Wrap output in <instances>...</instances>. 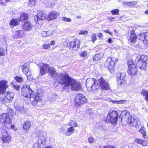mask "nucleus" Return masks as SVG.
I'll return each mask as SVG.
<instances>
[{
	"label": "nucleus",
	"instance_id": "nucleus-1",
	"mask_svg": "<svg viewBox=\"0 0 148 148\" xmlns=\"http://www.w3.org/2000/svg\"><path fill=\"white\" fill-rule=\"evenodd\" d=\"M99 85L97 81L93 78L87 79L86 81V86L88 90L89 91H94L98 89L99 87L103 90H107L110 88L109 83L106 80H104L102 77L98 80Z\"/></svg>",
	"mask_w": 148,
	"mask_h": 148
},
{
	"label": "nucleus",
	"instance_id": "nucleus-2",
	"mask_svg": "<svg viewBox=\"0 0 148 148\" xmlns=\"http://www.w3.org/2000/svg\"><path fill=\"white\" fill-rule=\"evenodd\" d=\"M58 79L60 84L64 85V87L69 88L71 86V89L73 90L78 91L81 89L80 83L74 79H72L67 74H60L59 75Z\"/></svg>",
	"mask_w": 148,
	"mask_h": 148
},
{
	"label": "nucleus",
	"instance_id": "nucleus-3",
	"mask_svg": "<svg viewBox=\"0 0 148 148\" xmlns=\"http://www.w3.org/2000/svg\"><path fill=\"white\" fill-rule=\"evenodd\" d=\"M12 119L7 114H4L0 115V121L8 129H12L16 131L17 129L15 126L12 125Z\"/></svg>",
	"mask_w": 148,
	"mask_h": 148
},
{
	"label": "nucleus",
	"instance_id": "nucleus-4",
	"mask_svg": "<svg viewBox=\"0 0 148 148\" xmlns=\"http://www.w3.org/2000/svg\"><path fill=\"white\" fill-rule=\"evenodd\" d=\"M148 59V57L145 55H138L136 58V62H137V66L142 70H144L145 68V62Z\"/></svg>",
	"mask_w": 148,
	"mask_h": 148
},
{
	"label": "nucleus",
	"instance_id": "nucleus-5",
	"mask_svg": "<svg viewBox=\"0 0 148 148\" xmlns=\"http://www.w3.org/2000/svg\"><path fill=\"white\" fill-rule=\"evenodd\" d=\"M22 95L29 98H33L34 96V92L30 88L29 85H24L21 89Z\"/></svg>",
	"mask_w": 148,
	"mask_h": 148
},
{
	"label": "nucleus",
	"instance_id": "nucleus-6",
	"mask_svg": "<svg viewBox=\"0 0 148 148\" xmlns=\"http://www.w3.org/2000/svg\"><path fill=\"white\" fill-rule=\"evenodd\" d=\"M118 116L117 112L113 111L108 114L106 121L108 122L110 121L112 124L115 125L117 121Z\"/></svg>",
	"mask_w": 148,
	"mask_h": 148
},
{
	"label": "nucleus",
	"instance_id": "nucleus-7",
	"mask_svg": "<svg viewBox=\"0 0 148 148\" xmlns=\"http://www.w3.org/2000/svg\"><path fill=\"white\" fill-rule=\"evenodd\" d=\"M117 58L114 57H110L107 60L105 65L109 69H111L114 66L117 62Z\"/></svg>",
	"mask_w": 148,
	"mask_h": 148
},
{
	"label": "nucleus",
	"instance_id": "nucleus-8",
	"mask_svg": "<svg viewBox=\"0 0 148 148\" xmlns=\"http://www.w3.org/2000/svg\"><path fill=\"white\" fill-rule=\"evenodd\" d=\"M129 125L130 126H134L136 128H138L140 125V121L137 117H132L130 115Z\"/></svg>",
	"mask_w": 148,
	"mask_h": 148
},
{
	"label": "nucleus",
	"instance_id": "nucleus-9",
	"mask_svg": "<svg viewBox=\"0 0 148 148\" xmlns=\"http://www.w3.org/2000/svg\"><path fill=\"white\" fill-rule=\"evenodd\" d=\"M76 106L79 107L80 105L85 103L87 100L85 97L82 95H78L75 99Z\"/></svg>",
	"mask_w": 148,
	"mask_h": 148
},
{
	"label": "nucleus",
	"instance_id": "nucleus-10",
	"mask_svg": "<svg viewBox=\"0 0 148 148\" xmlns=\"http://www.w3.org/2000/svg\"><path fill=\"white\" fill-rule=\"evenodd\" d=\"M8 82L3 80L0 81V95L4 94L7 89L8 87Z\"/></svg>",
	"mask_w": 148,
	"mask_h": 148
},
{
	"label": "nucleus",
	"instance_id": "nucleus-11",
	"mask_svg": "<svg viewBox=\"0 0 148 148\" xmlns=\"http://www.w3.org/2000/svg\"><path fill=\"white\" fill-rule=\"evenodd\" d=\"M3 135L2 137V140L5 143H9L11 141V136L8 131L5 130L3 133Z\"/></svg>",
	"mask_w": 148,
	"mask_h": 148
},
{
	"label": "nucleus",
	"instance_id": "nucleus-12",
	"mask_svg": "<svg viewBox=\"0 0 148 148\" xmlns=\"http://www.w3.org/2000/svg\"><path fill=\"white\" fill-rule=\"evenodd\" d=\"M47 17V15L42 11H40L38 12L37 14L34 16V19L36 23L39 24L40 23V21L46 19Z\"/></svg>",
	"mask_w": 148,
	"mask_h": 148
},
{
	"label": "nucleus",
	"instance_id": "nucleus-13",
	"mask_svg": "<svg viewBox=\"0 0 148 148\" xmlns=\"http://www.w3.org/2000/svg\"><path fill=\"white\" fill-rule=\"evenodd\" d=\"M125 76V74L123 73H119L117 74L116 79L117 85L119 86H121L124 84L125 82L123 79Z\"/></svg>",
	"mask_w": 148,
	"mask_h": 148
},
{
	"label": "nucleus",
	"instance_id": "nucleus-14",
	"mask_svg": "<svg viewBox=\"0 0 148 148\" xmlns=\"http://www.w3.org/2000/svg\"><path fill=\"white\" fill-rule=\"evenodd\" d=\"M124 115L122 116L121 120V123L123 125H125L127 124H129V121L130 115L129 113H127L125 111H123L121 113V115Z\"/></svg>",
	"mask_w": 148,
	"mask_h": 148
},
{
	"label": "nucleus",
	"instance_id": "nucleus-15",
	"mask_svg": "<svg viewBox=\"0 0 148 148\" xmlns=\"http://www.w3.org/2000/svg\"><path fill=\"white\" fill-rule=\"evenodd\" d=\"M48 73H49V75L52 78H56V80L59 82L58 80V79L59 78V75L60 74H65L62 73L57 74L56 71L55 70V68L53 66L49 67Z\"/></svg>",
	"mask_w": 148,
	"mask_h": 148
},
{
	"label": "nucleus",
	"instance_id": "nucleus-16",
	"mask_svg": "<svg viewBox=\"0 0 148 148\" xmlns=\"http://www.w3.org/2000/svg\"><path fill=\"white\" fill-rule=\"evenodd\" d=\"M40 74L41 75L48 73L50 67L48 64L41 63L40 64Z\"/></svg>",
	"mask_w": 148,
	"mask_h": 148
},
{
	"label": "nucleus",
	"instance_id": "nucleus-17",
	"mask_svg": "<svg viewBox=\"0 0 148 148\" xmlns=\"http://www.w3.org/2000/svg\"><path fill=\"white\" fill-rule=\"evenodd\" d=\"M29 66L28 64L25 63L22 66V71L26 75L28 79L29 77L31 75L30 71L29 69Z\"/></svg>",
	"mask_w": 148,
	"mask_h": 148
},
{
	"label": "nucleus",
	"instance_id": "nucleus-18",
	"mask_svg": "<svg viewBox=\"0 0 148 148\" xmlns=\"http://www.w3.org/2000/svg\"><path fill=\"white\" fill-rule=\"evenodd\" d=\"M60 15V13L55 11L50 12L47 15L46 19L48 21L54 20L56 19Z\"/></svg>",
	"mask_w": 148,
	"mask_h": 148
},
{
	"label": "nucleus",
	"instance_id": "nucleus-19",
	"mask_svg": "<svg viewBox=\"0 0 148 148\" xmlns=\"http://www.w3.org/2000/svg\"><path fill=\"white\" fill-rule=\"evenodd\" d=\"M33 25L29 21L24 23L23 25V29L26 31H29L32 29Z\"/></svg>",
	"mask_w": 148,
	"mask_h": 148
},
{
	"label": "nucleus",
	"instance_id": "nucleus-20",
	"mask_svg": "<svg viewBox=\"0 0 148 148\" xmlns=\"http://www.w3.org/2000/svg\"><path fill=\"white\" fill-rule=\"evenodd\" d=\"M24 34V31L20 30L15 31L13 33V36L15 38H19L22 37Z\"/></svg>",
	"mask_w": 148,
	"mask_h": 148
},
{
	"label": "nucleus",
	"instance_id": "nucleus-21",
	"mask_svg": "<svg viewBox=\"0 0 148 148\" xmlns=\"http://www.w3.org/2000/svg\"><path fill=\"white\" fill-rule=\"evenodd\" d=\"M19 23V18H18L14 19H12L10 21L9 25L11 27H13Z\"/></svg>",
	"mask_w": 148,
	"mask_h": 148
},
{
	"label": "nucleus",
	"instance_id": "nucleus-22",
	"mask_svg": "<svg viewBox=\"0 0 148 148\" xmlns=\"http://www.w3.org/2000/svg\"><path fill=\"white\" fill-rule=\"evenodd\" d=\"M137 71V68L136 67V65H134L132 67H130L128 68V73L131 75H134L136 73Z\"/></svg>",
	"mask_w": 148,
	"mask_h": 148
},
{
	"label": "nucleus",
	"instance_id": "nucleus-23",
	"mask_svg": "<svg viewBox=\"0 0 148 148\" xmlns=\"http://www.w3.org/2000/svg\"><path fill=\"white\" fill-rule=\"evenodd\" d=\"M16 109L18 112L22 113H25L27 112V110L24 109L23 106L21 105H18L16 106Z\"/></svg>",
	"mask_w": 148,
	"mask_h": 148
},
{
	"label": "nucleus",
	"instance_id": "nucleus-24",
	"mask_svg": "<svg viewBox=\"0 0 148 148\" xmlns=\"http://www.w3.org/2000/svg\"><path fill=\"white\" fill-rule=\"evenodd\" d=\"M80 44V41L77 39H75L73 41L71 42L70 45L73 47H77L78 48Z\"/></svg>",
	"mask_w": 148,
	"mask_h": 148
},
{
	"label": "nucleus",
	"instance_id": "nucleus-25",
	"mask_svg": "<svg viewBox=\"0 0 148 148\" xmlns=\"http://www.w3.org/2000/svg\"><path fill=\"white\" fill-rule=\"evenodd\" d=\"M31 126V122L29 121H26L25 122L23 125V130L26 131H28L29 129Z\"/></svg>",
	"mask_w": 148,
	"mask_h": 148
},
{
	"label": "nucleus",
	"instance_id": "nucleus-26",
	"mask_svg": "<svg viewBox=\"0 0 148 148\" xmlns=\"http://www.w3.org/2000/svg\"><path fill=\"white\" fill-rule=\"evenodd\" d=\"M36 136L38 138H44L46 135V133L45 132L41 131H38L36 133Z\"/></svg>",
	"mask_w": 148,
	"mask_h": 148
},
{
	"label": "nucleus",
	"instance_id": "nucleus-27",
	"mask_svg": "<svg viewBox=\"0 0 148 148\" xmlns=\"http://www.w3.org/2000/svg\"><path fill=\"white\" fill-rule=\"evenodd\" d=\"M136 35L134 31H132L130 40L133 43H135L136 40Z\"/></svg>",
	"mask_w": 148,
	"mask_h": 148
},
{
	"label": "nucleus",
	"instance_id": "nucleus-28",
	"mask_svg": "<svg viewBox=\"0 0 148 148\" xmlns=\"http://www.w3.org/2000/svg\"><path fill=\"white\" fill-rule=\"evenodd\" d=\"M0 101L3 103H6L9 102V99L7 98L6 96L3 95H0Z\"/></svg>",
	"mask_w": 148,
	"mask_h": 148
},
{
	"label": "nucleus",
	"instance_id": "nucleus-29",
	"mask_svg": "<svg viewBox=\"0 0 148 148\" xmlns=\"http://www.w3.org/2000/svg\"><path fill=\"white\" fill-rule=\"evenodd\" d=\"M14 94V93L12 92H8L5 94V96H6L7 98L9 99L10 101V100L13 99Z\"/></svg>",
	"mask_w": 148,
	"mask_h": 148
},
{
	"label": "nucleus",
	"instance_id": "nucleus-30",
	"mask_svg": "<svg viewBox=\"0 0 148 148\" xmlns=\"http://www.w3.org/2000/svg\"><path fill=\"white\" fill-rule=\"evenodd\" d=\"M28 16V14H26L25 13H22L21 15L20 18H19L20 22L21 21H25L27 20Z\"/></svg>",
	"mask_w": 148,
	"mask_h": 148
},
{
	"label": "nucleus",
	"instance_id": "nucleus-31",
	"mask_svg": "<svg viewBox=\"0 0 148 148\" xmlns=\"http://www.w3.org/2000/svg\"><path fill=\"white\" fill-rule=\"evenodd\" d=\"M137 4L136 1H132L130 2H124L123 3V5H128L130 7H133Z\"/></svg>",
	"mask_w": 148,
	"mask_h": 148
},
{
	"label": "nucleus",
	"instance_id": "nucleus-32",
	"mask_svg": "<svg viewBox=\"0 0 148 148\" xmlns=\"http://www.w3.org/2000/svg\"><path fill=\"white\" fill-rule=\"evenodd\" d=\"M41 101V99L39 96L36 95L34 98V101L32 102V104L33 106H35L36 105L37 102Z\"/></svg>",
	"mask_w": 148,
	"mask_h": 148
},
{
	"label": "nucleus",
	"instance_id": "nucleus-33",
	"mask_svg": "<svg viewBox=\"0 0 148 148\" xmlns=\"http://www.w3.org/2000/svg\"><path fill=\"white\" fill-rule=\"evenodd\" d=\"M74 131L75 129L73 127H69L67 129V132L66 133V135L67 136H70L74 132Z\"/></svg>",
	"mask_w": 148,
	"mask_h": 148
},
{
	"label": "nucleus",
	"instance_id": "nucleus-34",
	"mask_svg": "<svg viewBox=\"0 0 148 148\" xmlns=\"http://www.w3.org/2000/svg\"><path fill=\"white\" fill-rule=\"evenodd\" d=\"M139 132L142 134V136L144 139H146V132L145 129L144 127H141L139 130Z\"/></svg>",
	"mask_w": 148,
	"mask_h": 148
},
{
	"label": "nucleus",
	"instance_id": "nucleus-35",
	"mask_svg": "<svg viewBox=\"0 0 148 148\" xmlns=\"http://www.w3.org/2000/svg\"><path fill=\"white\" fill-rule=\"evenodd\" d=\"M90 119H92L95 116V114L91 110H88L86 111Z\"/></svg>",
	"mask_w": 148,
	"mask_h": 148
},
{
	"label": "nucleus",
	"instance_id": "nucleus-36",
	"mask_svg": "<svg viewBox=\"0 0 148 148\" xmlns=\"http://www.w3.org/2000/svg\"><path fill=\"white\" fill-rule=\"evenodd\" d=\"M112 101L114 103L118 104H125L127 103V101L125 100H113Z\"/></svg>",
	"mask_w": 148,
	"mask_h": 148
},
{
	"label": "nucleus",
	"instance_id": "nucleus-37",
	"mask_svg": "<svg viewBox=\"0 0 148 148\" xmlns=\"http://www.w3.org/2000/svg\"><path fill=\"white\" fill-rule=\"evenodd\" d=\"M79 55L82 58H86L88 56V54L87 51H85L81 52L79 53Z\"/></svg>",
	"mask_w": 148,
	"mask_h": 148
},
{
	"label": "nucleus",
	"instance_id": "nucleus-38",
	"mask_svg": "<svg viewBox=\"0 0 148 148\" xmlns=\"http://www.w3.org/2000/svg\"><path fill=\"white\" fill-rule=\"evenodd\" d=\"M145 34L144 32L141 33L140 34L137 36V38L140 40H141L143 42L145 38Z\"/></svg>",
	"mask_w": 148,
	"mask_h": 148
},
{
	"label": "nucleus",
	"instance_id": "nucleus-39",
	"mask_svg": "<svg viewBox=\"0 0 148 148\" xmlns=\"http://www.w3.org/2000/svg\"><path fill=\"white\" fill-rule=\"evenodd\" d=\"M42 141L41 139H39L38 140V143H36L34 144L33 147V148H40V144H42Z\"/></svg>",
	"mask_w": 148,
	"mask_h": 148
},
{
	"label": "nucleus",
	"instance_id": "nucleus-40",
	"mask_svg": "<svg viewBox=\"0 0 148 148\" xmlns=\"http://www.w3.org/2000/svg\"><path fill=\"white\" fill-rule=\"evenodd\" d=\"M141 94L144 96H145V100L148 101V90H143L141 92Z\"/></svg>",
	"mask_w": 148,
	"mask_h": 148
},
{
	"label": "nucleus",
	"instance_id": "nucleus-41",
	"mask_svg": "<svg viewBox=\"0 0 148 148\" xmlns=\"http://www.w3.org/2000/svg\"><path fill=\"white\" fill-rule=\"evenodd\" d=\"M69 125L72 127H76L77 126V124L76 121H71L69 123Z\"/></svg>",
	"mask_w": 148,
	"mask_h": 148
},
{
	"label": "nucleus",
	"instance_id": "nucleus-42",
	"mask_svg": "<svg viewBox=\"0 0 148 148\" xmlns=\"http://www.w3.org/2000/svg\"><path fill=\"white\" fill-rule=\"evenodd\" d=\"M28 3L29 6L32 7L35 4L36 1L35 0H29Z\"/></svg>",
	"mask_w": 148,
	"mask_h": 148
},
{
	"label": "nucleus",
	"instance_id": "nucleus-43",
	"mask_svg": "<svg viewBox=\"0 0 148 148\" xmlns=\"http://www.w3.org/2000/svg\"><path fill=\"white\" fill-rule=\"evenodd\" d=\"M16 81L17 82L20 83L23 81V78L21 77L16 76L14 78Z\"/></svg>",
	"mask_w": 148,
	"mask_h": 148
},
{
	"label": "nucleus",
	"instance_id": "nucleus-44",
	"mask_svg": "<svg viewBox=\"0 0 148 148\" xmlns=\"http://www.w3.org/2000/svg\"><path fill=\"white\" fill-rule=\"evenodd\" d=\"M143 42L146 44H148V32L145 34V38Z\"/></svg>",
	"mask_w": 148,
	"mask_h": 148
},
{
	"label": "nucleus",
	"instance_id": "nucleus-45",
	"mask_svg": "<svg viewBox=\"0 0 148 148\" xmlns=\"http://www.w3.org/2000/svg\"><path fill=\"white\" fill-rule=\"evenodd\" d=\"M101 58V56L99 54H97L95 55L93 57V60L94 61H97L99 60Z\"/></svg>",
	"mask_w": 148,
	"mask_h": 148
},
{
	"label": "nucleus",
	"instance_id": "nucleus-46",
	"mask_svg": "<svg viewBox=\"0 0 148 148\" xmlns=\"http://www.w3.org/2000/svg\"><path fill=\"white\" fill-rule=\"evenodd\" d=\"M127 64L128 66V68H130V67H132L134 65H135V64H134V62L131 60H129L128 61Z\"/></svg>",
	"mask_w": 148,
	"mask_h": 148
},
{
	"label": "nucleus",
	"instance_id": "nucleus-47",
	"mask_svg": "<svg viewBox=\"0 0 148 148\" xmlns=\"http://www.w3.org/2000/svg\"><path fill=\"white\" fill-rule=\"evenodd\" d=\"M63 21L67 22H70L71 21V19L70 18H67L65 17H63L62 18Z\"/></svg>",
	"mask_w": 148,
	"mask_h": 148
},
{
	"label": "nucleus",
	"instance_id": "nucleus-48",
	"mask_svg": "<svg viewBox=\"0 0 148 148\" xmlns=\"http://www.w3.org/2000/svg\"><path fill=\"white\" fill-rule=\"evenodd\" d=\"M91 38L92 41L94 43L96 40V35L95 34H92L91 36Z\"/></svg>",
	"mask_w": 148,
	"mask_h": 148
},
{
	"label": "nucleus",
	"instance_id": "nucleus-49",
	"mask_svg": "<svg viewBox=\"0 0 148 148\" xmlns=\"http://www.w3.org/2000/svg\"><path fill=\"white\" fill-rule=\"evenodd\" d=\"M88 31L86 30H85L84 31H82L81 30L80 31L78 34L79 35H83L84 34H88Z\"/></svg>",
	"mask_w": 148,
	"mask_h": 148
},
{
	"label": "nucleus",
	"instance_id": "nucleus-50",
	"mask_svg": "<svg viewBox=\"0 0 148 148\" xmlns=\"http://www.w3.org/2000/svg\"><path fill=\"white\" fill-rule=\"evenodd\" d=\"M5 54V51L2 48L0 47V56H4Z\"/></svg>",
	"mask_w": 148,
	"mask_h": 148
},
{
	"label": "nucleus",
	"instance_id": "nucleus-51",
	"mask_svg": "<svg viewBox=\"0 0 148 148\" xmlns=\"http://www.w3.org/2000/svg\"><path fill=\"white\" fill-rule=\"evenodd\" d=\"M119 10L118 9L112 10L111 11V12L113 14H119Z\"/></svg>",
	"mask_w": 148,
	"mask_h": 148
},
{
	"label": "nucleus",
	"instance_id": "nucleus-52",
	"mask_svg": "<svg viewBox=\"0 0 148 148\" xmlns=\"http://www.w3.org/2000/svg\"><path fill=\"white\" fill-rule=\"evenodd\" d=\"M143 140L140 139L136 138L135 139L134 141L139 144H142Z\"/></svg>",
	"mask_w": 148,
	"mask_h": 148
},
{
	"label": "nucleus",
	"instance_id": "nucleus-53",
	"mask_svg": "<svg viewBox=\"0 0 148 148\" xmlns=\"http://www.w3.org/2000/svg\"><path fill=\"white\" fill-rule=\"evenodd\" d=\"M13 86L14 89L18 91L21 88L20 86L16 85L14 84H13Z\"/></svg>",
	"mask_w": 148,
	"mask_h": 148
},
{
	"label": "nucleus",
	"instance_id": "nucleus-54",
	"mask_svg": "<svg viewBox=\"0 0 148 148\" xmlns=\"http://www.w3.org/2000/svg\"><path fill=\"white\" fill-rule=\"evenodd\" d=\"M42 47L43 49H48L49 47H50V46L49 44H44L43 45Z\"/></svg>",
	"mask_w": 148,
	"mask_h": 148
},
{
	"label": "nucleus",
	"instance_id": "nucleus-55",
	"mask_svg": "<svg viewBox=\"0 0 148 148\" xmlns=\"http://www.w3.org/2000/svg\"><path fill=\"white\" fill-rule=\"evenodd\" d=\"M143 142L142 143V145L143 146H148V142L147 141L145 140H143Z\"/></svg>",
	"mask_w": 148,
	"mask_h": 148
},
{
	"label": "nucleus",
	"instance_id": "nucleus-56",
	"mask_svg": "<svg viewBox=\"0 0 148 148\" xmlns=\"http://www.w3.org/2000/svg\"><path fill=\"white\" fill-rule=\"evenodd\" d=\"M42 36L43 37H45L47 36L46 32L43 31L41 33Z\"/></svg>",
	"mask_w": 148,
	"mask_h": 148
},
{
	"label": "nucleus",
	"instance_id": "nucleus-57",
	"mask_svg": "<svg viewBox=\"0 0 148 148\" xmlns=\"http://www.w3.org/2000/svg\"><path fill=\"white\" fill-rule=\"evenodd\" d=\"M47 36H49L53 34V32L51 30H49L46 32Z\"/></svg>",
	"mask_w": 148,
	"mask_h": 148
},
{
	"label": "nucleus",
	"instance_id": "nucleus-58",
	"mask_svg": "<svg viewBox=\"0 0 148 148\" xmlns=\"http://www.w3.org/2000/svg\"><path fill=\"white\" fill-rule=\"evenodd\" d=\"M94 139L93 138H88V141L90 143H94Z\"/></svg>",
	"mask_w": 148,
	"mask_h": 148
},
{
	"label": "nucleus",
	"instance_id": "nucleus-59",
	"mask_svg": "<svg viewBox=\"0 0 148 148\" xmlns=\"http://www.w3.org/2000/svg\"><path fill=\"white\" fill-rule=\"evenodd\" d=\"M5 2L3 1L2 0H0V5H3L5 4Z\"/></svg>",
	"mask_w": 148,
	"mask_h": 148
},
{
	"label": "nucleus",
	"instance_id": "nucleus-60",
	"mask_svg": "<svg viewBox=\"0 0 148 148\" xmlns=\"http://www.w3.org/2000/svg\"><path fill=\"white\" fill-rule=\"evenodd\" d=\"M103 148H115L113 146L110 145H108L106 146H104Z\"/></svg>",
	"mask_w": 148,
	"mask_h": 148
},
{
	"label": "nucleus",
	"instance_id": "nucleus-61",
	"mask_svg": "<svg viewBox=\"0 0 148 148\" xmlns=\"http://www.w3.org/2000/svg\"><path fill=\"white\" fill-rule=\"evenodd\" d=\"M50 45H55V41L53 40L51 41L50 42Z\"/></svg>",
	"mask_w": 148,
	"mask_h": 148
},
{
	"label": "nucleus",
	"instance_id": "nucleus-62",
	"mask_svg": "<svg viewBox=\"0 0 148 148\" xmlns=\"http://www.w3.org/2000/svg\"><path fill=\"white\" fill-rule=\"evenodd\" d=\"M103 32L106 33H108L110 34L111 35H112V33H111L110 32H109V31L108 30H103Z\"/></svg>",
	"mask_w": 148,
	"mask_h": 148
},
{
	"label": "nucleus",
	"instance_id": "nucleus-63",
	"mask_svg": "<svg viewBox=\"0 0 148 148\" xmlns=\"http://www.w3.org/2000/svg\"><path fill=\"white\" fill-rule=\"evenodd\" d=\"M98 36L100 38H102L103 37V35L101 33H100L98 34Z\"/></svg>",
	"mask_w": 148,
	"mask_h": 148
},
{
	"label": "nucleus",
	"instance_id": "nucleus-64",
	"mask_svg": "<svg viewBox=\"0 0 148 148\" xmlns=\"http://www.w3.org/2000/svg\"><path fill=\"white\" fill-rule=\"evenodd\" d=\"M54 3L53 2V3L51 2V3L49 5L50 7H52V6L54 5Z\"/></svg>",
	"mask_w": 148,
	"mask_h": 148
}]
</instances>
